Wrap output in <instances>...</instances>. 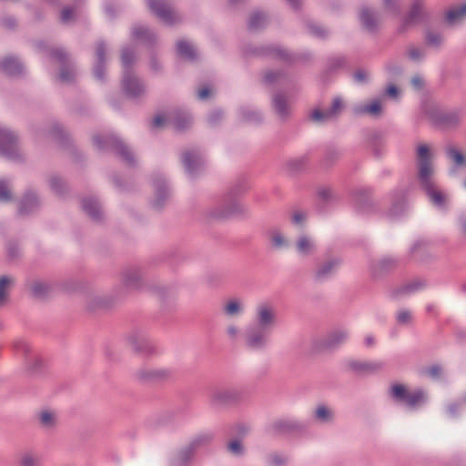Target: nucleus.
I'll return each instance as SVG.
<instances>
[{
  "instance_id": "f257e3e1",
  "label": "nucleus",
  "mask_w": 466,
  "mask_h": 466,
  "mask_svg": "<svg viewBox=\"0 0 466 466\" xmlns=\"http://www.w3.org/2000/svg\"><path fill=\"white\" fill-rule=\"evenodd\" d=\"M417 180L420 189L425 192L436 208L447 210L449 195L440 189L432 154L428 145L421 144L417 147Z\"/></svg>"
},
{
  "instance_id": "f03ea898",
  "label": "nucleus",
  "mask_w": 466,
  "mask_h": 466,
  "mask_svg": "<svg viewBox=\"0 0 466 466\" xmlns=\"http://www.w3.org/2000/svg\"><path fill=\"white\" fill-rule=\"evenodd\" d=\"M277 323V309L269 301L257 304L253 322L245 330V345L251 350H262L269 342V334Z\"/></svg>"
},
{
  "instance_id": "7ed1b4c3",
  "label": "nucleus",
  "mask_w": 466,
  "mask_h": 466,
  "mask_svg": "<svg viewBox=\"0 0 466 466\" xmlns=\"http://www.w3.org/2000/svg\"><path fill=\"white\" fill-rule=\"evenodd\" d=\"M137 60L135 50L130 46L123 47L121 50V64L123 68L120 87L122 93L134 101L143 100L147 94V87L145 81L140 78L133 70L132 66Z\"/></svg>"
},
{
  "instance_id": "20e7f679",
  "label": "nucleus",
  "mask_w": 466,
  "mask_h": 466,
  "mask_svg": "<svg viewBox=\"0 0 466 466\" xmlns=\"http://www.w3.org/2000/svg\"><path fill=\"white\" fill-rule=\"evenodd\" d=\"M93 146L98 151L112 150L118 155L127 166L136 163V156L132 149L117 136L111 133H96L92 137Z\"/></svg>"
},
{
  "instance_id": "39448f33",
  "label": "nucleus",
  "mask_w": 466,
  "mask_h": 466,
  "mask_svg": "<svg viewBox=\"0 0 466 466\" xmlns=\"http://www.w3.org/2000/svg\"><path fill=\"white\" fill-rule=\"evenodd\" d=\"M390 397L397 403L410 410H415L427 402V393L422 389L410 390L400 383L392 384L390 389Z\"/></svg>"
},
{
  "instance_id": "423d86ee",
  "label": "nucleus",
  "mask_w": 466,
  "mask_h": 466,
  "mask_svg": "<svg viewBox=\"0 0 466 466\" xmlns=\"http://www.w3.org/2000/svg\"><path fill=\"white\" fill-rule=\"evenodd\" d=\"M180 161L187 176L195 178L204 169L206 157L198 147H188L180 153Z\"/></svg>"
},
{
  "instance_id": "0eeeda50",
  "label": "nucleus",
  "mask_w": 466,
  "mask_h": 466,
  "mask_svg": "<svg viewBox=\"0 0 466 466\" xmlns=\"http://www.w3.org/2000/svg\"><path fill=\"white\" fill-rule=\"evenodd\" d=\"M241 398V390L235 387H216L208 394L209 405L219 410L237 403Z\"/></svg>"
},
{
  "instance_id": "6e6552de",
  "label": "nucleus",
  "mask_w": 466,
  "mask_h": 466,
  "mask_svg": "<svg viewBox=\"0 0 466 466\" xmlns=\"http://www.w3.org/2000/svg\"><path fill=\"white\" fill-rule=\"evenodd\" d=\"M147 5L150 12L167 25L172 26L182 21L179 13L165 0H147Z\"/></svg>"
},
{
  "instance_id": "1a4fd4ad",
  "label": "nucleus",
  "mask_w": 466,
  "mask_h": 466,
  "mask_svg": "<svg viewBox=\"0 0 466 466\" xmlns=\"http://www.w3.org/2000/svg\"><path fill=\"white\" fill-rule=\"evenodd\" d=\"M306 429L303 421L292 418H279L276 419L266 426V432L271 436L283 435L288 433L300 432Z\"/></svg>"
},
{
  "instance_id": "9d476101",
  "label": "nucleus",
  "mask_w": 466,
  "mask_h": 466,
  "mask_svg": "<svg viewBox=\"0 0 466 466\" xmlns=\"http://www.w3.org/2000/svg\"><path fill=\"white\" fill-rule=\"evenodd\" d=\"M243 211L244 208L238 198L234 194H228L209 210V216L222 219L240 214Z\"/></svg>"
},
{
  "instance_id": "9b49d317",
  "label": "nucleus",
  "mask_w": 466,
  "mask_h": 466,
  "mask_svg": "<svg viewBox=\"0 0 466 466\" xmlns=\"http://www.w3.org/2000/svg\"><path fill=\"white\" fill-rule=\"evenodd\" d=\"M17 139V135L13 130L0 124V156L10 160L20 159Z\"/></svg>"
},
{
  "instance_id": "f8f14e48",
  "label": "nucleus",
  "mask_w": 466,
  "mask_h": 466,
  "mask_svg": "<svg viewBox=\"0 0 466 466\" xmlns=\"http://www.w3.org/2000/svg\"><path fill=\"white\" fill-rule=\"evenodd\" d=\"M345 106L346 104L342 97L336 96L332 99L329 108L325 110L315 108L311 111L309 117L314 123L323 125L337 120Z\"/></svg>"
},
{
  "instance_id": "ddd939ff",
  "label": "nucleus",
  "mask_w": 466,
  "mask_h": 466,
  "mask_svg": "<svg viewBox=\"0 0 466 466\" xmlns=\"http://www.w3.org/2000/svg\"><path fill=\"white\" fill-rule=\"evenodd\" d=\"M152 187L154 190L151 199V206L156 209H160L171 196V187L168 180L163 174H155L152 176Z\"/></svg>"
},
{
  "instance_id": "4468645a",
  "label": "nucleus",
  "mask_w": 466,
  "mask_h": 466,
  "mask_svg": "<svg viewBox=\"0 0 466 466\" xmlns=\"http://www.w3.org/2000/svg\"><path fill=\"white\" fill-rule=\"evenodd\" d=\"M51 56L61 64L58 79L66 84L73 82L76 78V71L67 53L61 47H55L51 50Z\"/></svg>"
},
{
  "instance_id": "2eb2a0df",
  "label": "nucleus",
  "mask_w": 466,
  "mask_h": 466,
  "mask_svg": "<svg viewBox=\"0 0 466 466\" xmlns=\"http://www.w3.org/2000/svg\"><path fill=\"white\" fill-rule=\"evenodd\" d=\"M147 334L144 329L136 328L131 329L127 337L128 345L138 353H152L154 351V345Z\"/></svg>"
},
{
  "instance_id": "dca6fc26",
  "label": "nucleus",
  "mask_w": 466,
  "mask_h": 466,
  "mask_svg": "<svg viewBox=\"0 0 466 466\" xmlns=\"http://www.w3.org/2000/svg\"><path fill=\"white\" fill-rule=\"evenodd\" d=\"M349 337L350 332L346 328H336L331 329L315 347L317 350H335L343 345Z\"/></svg>"
},
{
  "instance_id": "f3484780",
  "label": "nucleus",
  "mask_w": 466,
  "mask_h": 466,
  "mask_svg": "<svg viewBox=\"0 0 466 466\" xmlns=\"http://www.w3.org/2000/svg\"><path fill=\"white\" fill-rule=\"evenodd\" d=\"M384 98L376 97L367 102H359L353 105L352 114L356 116H369L379 117L383 113Z\"/></svg>"
},
{
  "instance_id": "a211bd4d",
  "label": "nucleus",
  "mask_w": 466,
  "mask_h": 466,
  "mask_svg": "<svg viewBox=\"0 0 466 466\" xmlns=\"http://www.w3.org/2000/svg\"><path fill=\"white\" fill-rule=\"evenodd\" d=\"M106 47L104 42H97L96 45L93 74L96 80L104 81L106 78Z\"/></svg>"
},
{
  "instance_id": "6ab92c4d",
  "label": "nucleus",
  "mask_w": 466,
  "mask_h": 466,
  "mask_svg": "<svg viewBox=\"0 0 466 466\" xmlns=\"http://www.w3.org/2000/svg\"><path fill=\"white\" fill-rule=\"evenodd\" d=\"M443 19L448 26L461 25L466 20V2L449 7L444 13Z\"/></svg>"
},
{
  "instance_id": "aec40b11",
  "label": "nucleus",
  "mask_w": 466,
  "mask_h": 466,
  "mask_svg": "<svg viewBox=\"0 0 466 466\" xmlns=\"http://www.w3.org/2000/svg\"><path fill=\"white\" fill-rule=\"evenodd\" d=\"M359 19L361 25L370 32H375L380 21L377 10L369 5H363L360 8Z\"/></svg>"
},
{
  "instance_id": "412c9836",
  "label": "nucleus",
  "mask_w": 466,
  "mask_h": 466,
  "mask_svg": "<svg viewBox=\"0 0 466 466\" xmlns=\"http://www.w3.org/2000/svg\"><path fill=\"white\" fill-rule=\"evenodd\" d=\"M257 54L264 56H271L273 58H278L286 62H290L294 58L293 54H291L289 50L272 44L260 46L257 49Z\"/></svg>"
},
{
  "instance_id": "4be33fe9",
  "label": "nucleus",
  "mask_w": 466,
  "mask_h": 466,
  "mask_svg": "<svg viewBox=\"0 0 466 466\" xmlns=\"http://www.w3.org/2000/svg\"><path fill=\"white\" fill-rule=\"evenodd\" d=\"M408 201L406 192L403 189H396L391 193V207L389 210V216L398 218L408 210Z\"/></svg>"
},
{
  "instance_id": "5701e85b",
  "label": "nucleus",
  "mask_w": 466,
  "mask_h": 466,
  "mask_svg": "<svg viewBox=\"0 0 466 466\" xmlns=\"http://www.w3.org/2000/svg\"><path fill=\"white\" fill-rule=\"evenodd\" d=\"M132 37L151 47L157 42V34L150 28L143 25H135L131 29Z\"/></svg>"
},
{
  "instance_id": "b1692460",
  "label": "nucleus",
  "mask_w": 466,
  "mask_h": 466,
  "mask_svg": "<svg viewBox=\"0 0 466 466\" xmlns=\"http://www.w3.org/2000/svg\"><path fill=\"white\" fill-rule=\"evenodd\" d=\"M41 206V200L35 191L25 192L19 202L18 212L21 215H29L37 210Z\"/></svg>"
},
{
  "instance_id": "393cba45",
  "label": "nucleus",
  "mask_w": 466,
  "mask_h": 466,
  "mask_svg": "<svg viewBox=\"0 0 466 466\" xmlns=\"http://www.w3.org/2000/svg\"><path fill=\"white\" fill-rule=\"evenodd\" d=\"M422 287V282L419 280L412 281L390 289L389 291V297L393 300H400L420 290Z\"/></svg>"
},
{
  "instance_id": "a878e982",
  "label": "nucleus",
  "mask_w": 466,
  "mask_h": 466,
  "mask_svg": "<svg viewBox=\"0 0 466 466\" xmlns=\"http://www.w3.org/2000/svg\"><path fill=\"white\" fill-rule=\"evenodd\" d=\"M0 68L10 76H17L24 73V64L18 57L15 56H5L0 62Z\"/></svg>"
},
{
  "instance_id": "bb28decb",
  "label": "nucleus",
  "mask_w": 466,
  "mask_h": 466,
  "mask_svg": "<svg viewBox=\"0 0 466 466\" xmlns=\"http://www.w3.org/2000/svg\"><path fill=\"white\" fill-rule=\"evenodd\" d=\"M141 278V270L138 268H128L123 273L121 285L128 290L139 289L142 283Z\"/></svg>"
},
{
  "instance_id": "cd10ccee",
  "label": "nucleus",
  "mask_w": 466,
  "mask_h": 466,
  "mask_svg": "<svg viewBox=\"0 0 466 466\" xmlns=\"http://www.w3.org/2000/svg\"><path fill=\"white\" fill-rule=\"evenodd\" d=\"M295 248L299 257L306 258L315 253L317 245L311 237L301 235L296 241Z\"/></svg>"
},
{
  "instance_id": "c85d7f7f",
  "label": "nucleus",
  "mask_w": 466,
  "mask_h": 466,
  "mask_svg": "<svg viewBox=\"0 0 466 466\" xmlns=\"http://www.w3.org/2000/svg\"><path fill=\"white\" fill-rule=\"evenodd\" d=\"M312 420L319 424L327 425L330 424L334 421L335 413L334 410L324 405L319 404L312 410Z\"/></svg>"
},
{
  "instance_id": "c756f323",
  "label": "nucleus",
  "mask_w": 466,
  "mask_h": 466,
  "mask_svg": "<svg viewBox=\"0 0 466 466\" xmlns=\"http://www.w3.org/2000/svg\"><path fill=\"white\" fill-rule=\"evenodd\" d=\"M430 10L427 8L423 0H414L410 10L407 15L415 24L426 20L430 16Z\"/></svg>"
},
{
  "instance_id": "7c9ffc66",
  "label": "nucleus",
  "mask_w": 466,
  "mask_h": 466,
  "mask_svg": "<svg viewBox=\"0 0 466 466\" xmlns=\"http://www.w3.org/2000/svg\"><path fill=\"white\" fill-rule=\"evenodd\" d=\"M170 120L177 130H185L193 123L191 114L187 110L177 109L171 113Z\"/></svg>"
},
{
  "instance_id": "2f4dec72",
  "label": "nucleus",
  "mask_w": 466,
  "mask_h": 466,
  "mask_svg": "<svg viewBox=\"0 0 466 466\" xmlns=\"http://www.w3.org/2000/svg\"><path fill=\"white\" fill-rule=\"evenodd\" d=\"M83 210L95 221L102 218L101 206L95 197H86L82 199Z\"/></svg>"
},
{
  "instance_id": "473e14b6",
  "label": "nucleus",
  "mask_w": 466,
  "mask_h": 466,
  "mask_svg": "<svg viewBox=\"0 0 466 466\" xmlns=\"http://www.w3.org/2000/svg\"><path fill=\"white\" fill-rule=\"evenodd\" d=\"M222 311L228 318H238L245 312V303L240 299H230L222 307Z\"/></svg>"
},
{
  "instance_id": "72a5a7b5",
  "label": "nucleus",
  "mask_w": 466,
  "mask_h": 466,
  "mask_svg": "<svg viewBox=\"0 0 466 466\" xmlns=\"http://www.w3.org/2000/svg\"><path fill=\"white\" fill-rule=\"evenodd\" d=\"M340 264L339 258H330L320 264L315 273V277L319 280H325L329 278L337 270Z\"/></svg>"
},
{
  "instance_id": "f704fd0d",
  "label": "nucleus",
  "mask_w": 466,
  "mask_h": 466,
  "mask_svg": "<svg viewBox=\"0 0 466 466\" xmlns=\"http://www.w3.org/2000/svg\"><path fill=\"white\" fill-rule=\"evenodd\" d=\"M269 243L273 249L283 250L290 246V242L286 235L279 228H273L268 232Z\"/></svg>"
},
{
  "instance_id": "c9c22d12",
  "label": "nucleus",
  "mask_w": 466,
  "mask_h": 466,
  "mask_svg": "<svg viewBox=\"0 0 466 466\" xmlns=\"http://www.w3.org/2000/svg\"><path fill=\"white\" fill-rule=\"evenodd\" d=\"M432 117L437 124L444 127L455 126L459 123L461 118L457 111L435 112Z\"/></svg>"
},
{
  "instance_id": "e433bc0d",
  "label": "nucleus",
  "mask_w": 466,
  "mask_h": 466,
  "mask_svg": "<svg viewBox=\"0 0 466 466\" xmlns=\"http://www.w3.org/2000/svg\"><path fill=\"white\" fill-rule=\"evenodd\" d=\"M177 55L184 59L194 61L197 58L196 47L187 40L181 39L176 45Z\"/></svg>"
},
{
  "instance_id": "4c0bfd02",
  "label": "nucleus",
  "mask_w": 466,
  "mask_h": 466,
  "mask_svg": "<svg viewBox=\"0 0 466 466\" xmlns=\"http://www.w3.org/2000/svg\"><path fill=\"white\" fill-rule=\"evenodd\" d=\"M15 279L9 275H3L0 277V307L5 305L8 300L9 294L15 286Z\"/></svg>"
},
{
  "instance_id": "58836bf2",
  "label": "nucleus",
  "mask_w": 466,
  "mask_h": 466,
  "mask_svg": "<svg viewBox=\"0 0 466 466\" xmlns=\"http://www.w3.org/2000/svg\"><path fill=\"white\" fill-rule=\"evenodd\" d=\"M172 371L168 369L158 368L148 370H140L138 375L143 380H163L170 378Z\"/></svg>"
},
{
  "instance_id": "ea45409f",
  "label": "nucleus",
  "mask_w": 466,
  "mask_h": 466,
  "mask_svg": "<svg viewBox=\"0 0 466 466\" xmlns=\"http://www.w3.org/2000/svg\"><path fill=\"white\" fill-rule=\"evenodd\" d=\"M41 133L46 135L55 140H62L66 137L67 132L64 128L63 125H61L57 121H53Z\"/></svg>"
},
{
  "instance_id": "a19ab883",
  "label": "nucleus",
  "mask_w": 466,
  "mask_h": 466,
  "mask_svg": "<svg viewBox=\"0 0 466 466\" xmlns=\"http://www.w3.org/2000/svg\"><path fill=\"white\" fill-rule=\"evenodd\" d=\"M26 288L30 293L35 298H44L50 290L49 285L40 279L27 281Z\"/></svg>"
},
{
  "instance_id": "79ce46f5",
  "label": "nucleus",
  "mask_w": 466,
  "mask_h": 466,
  "mask_svg": "<svg viewBox=\"0 0 466 466\" xmlns=\"http://www.w3.org/2000/svg\"><path fill=\"white\" fill-rule=\"evenodd\" d=\"M195 451L189 446L183 448L178 451L172 461V466H189L193 461Z\"/></svg>"
},
{
  "instance_id": "37998d69",
  "label": "nucleus",
  "mask_w": 466,
  "mask_h": 466,
  "mask_svg": "<svg viewBox=\"0 0 466 466\" xmlns=\"http://www.w3.org/2000/svg\"><path fill=\"white\" fill-rule=\"evenodd\" d=\"M272 103L275 111L280 117H286L289 114V106L286 97L283 95H275Z\"/></svg>"
},
{
  "instance_id": "c03bdc74",
  "label": "nucleus",
  "mask_w": 466,
  "mask_h": 466,
  "mask_svg": "<svg viewBox=\"0 0 466 466\" xmlns=\"http://www.w3.org/2000/svg\"><path fill=\"white\" fill-rule=\"evenodd\" d=\"M213 439L210 432H201L192 438L187 446L197 451L198 449L208 445Z\"/></svg>"
},
{
  "instance_id": "a18cd8bd",
  "label": "nucleus",
  "mask_w": 466,
  "mask_h": 466,
  "mask_svg": "<svg viewBox=\"0 0 466 466\" xmlns=\"http://www.w3.org/2000/svg\"><path fill=\"white\" fill-rule=\"evenodd\" d=\"M48 184L51 190L58 196H63L66 192V182L57 175L50 176L48 178Z\"/></svg>"
},
{
  "instance_id": "49530a36",
  "label": "nucleus",
  "mask_w": 466,
  "mask_h": 466,
  "mask_svg": "<svg viewBox=\"0 0 466 466\" xmlns=\"http://www.w3.org/2000/svg\"><path fill=\"white\" fill-rule=\"evenodd\" d=\"M268 23V15L261 11L254 12L248 21V26L251 30H259Z\"/></svg>"
},
{
  "instance_id": "de8ad7c7",
  "label": "nucleus",
  "mask_w": 466,
  "mask_h": 466,
  "mask_svg": "<svg viewBox=\"0 0 466 466\" xmlns=\"http://www.w3.org/2000/svg\"><path fill=\"white\" fill-rule=\"evenodd\" d=\"M40 424L47 429L53 428L57 422V414L56 411L51 410H43L39 413Z\"/></svg>"
},
{
  "instance_id": "09e8293b",
  "label": "nucleus",
  "mask_w": 466,
  "mask_h": 466,
  "mask_svg": "<svg viewBox=\"0 0 466 466\" xmlns=\"http://www.w3.org/2000/svg\"><path fill=\"white\" fill-rule=\"evenodd\" d=\"M396 261L392 258H383L372 266V274L379 277L380 274L390 270L395 265Z\"/></svg>"
},
{
  "instance_id": "8fccbe9b",
  "label": "nucleus",
  "mask_w": 466,
  "mask_h": 466,
  "mask_svg": "<svg viewBox=\"0 0 466 466\" xmlns=\"http://www.w3.org/2000/svg\"><path fill=\"white\" fill-rule=\"evenodd\" d=\"M318 199L325 204L336 201L338 196L329 186H320L317 191Z\"/></svg>"
},
{
  "instance_id": "3c124183",
  "label": "nucleus",
  "mask_w": 466,
  "mask_h": 466,
  "mask_svg": "<svg viewBox=\"0 0 466 466\" xmlns=\"http://www.w3.org/2000/svg\"><path fill=\"white\" fill-rule=\"evenodd\" d=\"M395 319L400 326H410L413 321V312L407 308H400L395 313Z\"/></svg>"
},
{
  "instance_id": "603ef678",
  "label": "nucleus",
  "mask_w": 466,
  "mask_h": 466,
  "mask_svg": "<svg viewBox=\"0 0 466 466\" xmlns=\"http://www.w3.org/2000/svg\"><path fill=\"white\" fill-rule=\"evenodd\" d=\"M78 5L76 3L74 5H66L60 12V22L65 25L71 24L76 15Z\"/></svg>"
},
{
  "instance_id": "864d4df0",
  "label": "nucleus",
  "mask_w": 466,
  "mask_h": 466,
  "mask_svg": "<svg viewBox=\"0 0 466 466\" xmlns=\"http://www.w3.org/2000/svg\"><path fill=\"white\" fill-rule=\"evenodd\" d=\"M306 28L309 34L321 39L327 37L329 34L327 28L314 21H308L306 23Z\"/></svg>"
},
{
  "instance_id": "5fc2aeb1",
  "label": "nucleus",
  "mask_w": 466,
  "mask_h": 466,
  "mask_svg": "<svg viewBox=\"0 0 466 466\" xmlns=\"http://www.w3.org/2000/svg\"><path fill=\"white\" fill-rule=\"evenodd\" d=\"M444 38L441 33L427 30L425 33V42L428 46L439 48L443 44Z\"/></svg>"
},
{
  "instance_id": "6e6d98bb",
  "label": "nucleus",
  "mask_w": 466,
  "mask_h": 466,
  "mask_svg": "<svg viewBox=\"0 0 466 466\" xmlns=\"http://www.w3.org/2000/svg\"><path fill=\"white\" fill-rule=\"evenodd\" d=\"M427 52L424 47L410 46L407 49L408 57L416 63L421 62L426 57Z\"/></svg>"
},
{
  "instance_id": "4d7b16f0",
  "label": "nucleus",
  "mask_w": 466,
  "mask_h": 466,
  "mask_svg": "<svg viewBox=\"0 0 466 466\" xmlns=\"http://www.w3.org/2000/svg\"><path fill=\"white\" fill-rule=\"evenodd\" d=\"M238 115L245 121L258 122L261 119L260 114L249 107H241Z\"/></svg>"
},
{
  "instance_id": "13d9d810",
  "label": "nucleus",
  "mask_w": 466,
  "mask_h": 466,
  "mask_svg": "<svg viewBox=\"0 0 466 466\" xmlns=\"http://www.w3.org/2000/svg\"><path fill=\"white\" fill-rule=\"evenodd\" d=\"M13 194L11 191L10 182L7 180H0V202L7 203L12 201Z\"/></svg>"
},
{
  "instance_id": "bf43d9fd",
  "label": "nucleus",
  "mask_w": 466,
  "mask_h": 466,
  "mask_svg": "<svg viewBox=\"0 0 466 466\" xmlns=\"http://www.w3.org/2000/svg\"><path fill=\"white\" fill-rule=\"evenodd\" d=\"M382 5L385 12L397 16L401 10L400 0H382Z\"/></svg>"
},
{
  "instance_id": "052dcab7",
  "label": "nucleus",
  "mask_w": 466,
  "mask_h": 466,
  "mask_svg": "<svg viewBox=\"0 0 466 466\" xmlns=\"http://www.w3.org/2000/svg\"><path fill=\"white\" fill-rule=\"evenodd\" d=\"M446 154L458 166H461L465 162L462 153L452 146H448L446 147Z\"/></svg>"
},
{
  "instance_id": "680f3d73",
  "label": "nucleus",
  "mask_w": 466,
  "mask_h": 466,
  "mask_svg": "<svg viewBox=\"0 0 466 466\" xmlns=\"http://www.w3.org/2000/svg\"><path fill=\"white\" fill-rule=\"evenodd\" d=\"M225 331H226V334H227L228 339L231 340V341L238 340V338L241 335L240 328L237 324H234V323H229L226 327V330Z\"/></svg>"
},
{
  "instance_id": "e2e57ef3",
  "label": "nucleus",
  "mask_w": 466,
  "mask_h": 466,
  "mask_svg": "<svg viewBox=\"0 0 466 466\" xmlns=\"http://www.w3.org/2000/svg\"><path fill=\"white\" fill-rule=\"evenodd\" d=\"M223 117H224V113L221 109H214L208 114V121L209 125L216 126L218 123H220V121L223 119Z\"/></svg>"
},
{
  "instance_id": "0e129e2a",
  "label": "nucleus",
  "mask_w": 466,
  "mask_h": 466,
  "mask_svg": "<svg viewBox=\"0 0 466 466\" xmlns=\"http://www.w3.org/2000/svg\"><path fill=\"white\" fill-rule=\"evenodd\" d=\"M415 25V23L410 19V17L408 15H406L402 20L401 22L400 23V25H398L396 31H397V34L399 35H404L406 32H408L410 30V28Z\"/></svg>"
},
{
  "instance_id": "69168bd1",
  "label": "nucleus",
  "mask_w": 466,
  "mask_h": 466,
  "mask_svg": "<svg viewBox=\"0 0 466 466\" xmlns=\"http://www.w3.org/2000/svg\"><path fill=\"white\" fill-rule=\"evenodd\" d=\"M348 367L356 372H366L365 360H350L347 363Z\"/></svg>"
},
{
  "instance_id": "338daca9",
  "label": "nucleus",
  "mask_w": 466,
  "mask_h": 466,
  "mask_svg": "<svg viewBox=\"0 0 466 466\" xmlns=\"http://www.w3.org/2000/svg\"><path fill=\"white\" fill-rule=\"evenodd\" d=\"M228 451L236 456H239L244 453V448L242 446V443L238 440L230 441L228 443Z\"/></svg>"
},
{
  "instance_id": "774afa93",
  "label": "nucleus",
  "mask_w": 466,
  "mask_h": 466,
  "mask_svg": "<svg viewBox=\"0 0 466 466\" xmlns=\"http://www.w3.org/2000/svg\"><path fill=\"white\" fill-rule=\"evenodd\" d=\"M13 347L16 352L27 354L30 350L29 344L23 339H17L14 341Z\"/></svg>"
}]
</instances>
